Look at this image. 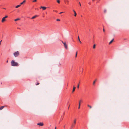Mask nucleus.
I'll use <instances>...</instances> for the list:
<instances>
[{
    "label": "nucleus",
    "instance_id": "obj_22",
    "mask_svg": "<svg viewBox=\"0 0 129 129\" xmlns=\"http://www.w3.org/2000/svg\"><path fill=\"white\" fill-rule=\"evenodd\" d=\"M95 45L94 44L93 46V48L94 49L95 48Z\"/></svg>",
    "mask_w": 129,
    "mask_h": 129
},
{
    "label": "nucleus",
    "instance_id": "obj_1",
    "mask_svg": "<svg viewBox=\"0 0 129 129\" xmlns=\"http://www.w3.org/2000/svg\"><path fill=\"white\" fill-rule=\"evenodd\" d=\"M76 118L74 119L73 122L72 123L71 125V127L73 128L75 126L76 123Z\"/></svg>",
    "mask_w": 129,
    "mask_h": 129
},
{
    "label": "nucleus",
    "instance_id": "obj_8",
    "mask_svg": "<svg viewBox=\"0 0 129 129\" xmlns=\"http://www.w3.org/2000/svg\"><path fill=\"white\" fill-rule=\"evenodd\" d=\"M40 8H42L43 10H45L46 9V7H45L41 6Z\"/></svg>",
    "mask_w": 129,
    "mask_h": 129
},
{
    "label": "nucleus",
    "instance_id": "obj_34",
    "mask_svg": "<svg viewBox=\"0 0 129 129\" xmlns=\"http://www.w3.org/2000/svg\"><path fill=\"white\" fill-rule=\"evenodd\" d=\"M103 31H104H104H105V29H103Z\"/></svg>",
    "mask_w": 129,
    "mask_h": 129
},
{
    "label": "nucleus",
    "instance_id": "obj_17",
    "mask_svg": "<svg viewBox=\"0 0 129 129\" xmlns=\"http://www.w3.org/2000/svg\"><path fill=\"white\" fill-rule=\"evenodd\" d=\"M96 81V79H95L93 82V85H94L95 84V82Z\"/></svg>",
    "mask_w": 129,
    "mask_h": 129
},
{
    "label": "nucleus",
    "instance_id": "obj_35",
    "mask_svg": "<svg viewBox=\"0 0 129 129\" xmlns=\"http://www.w3.org/2000/svg\"><path fill=\"white\" fill-rule=\"evenodd\" d=\"M67 4H68V2H69V1H67Z\"/></svg>",
    "mask_w": 129,
    "mask_h": 129
},
{
    "label": "nucleus",
    "instance_id": "obj_3",
    "mask_svg": "<svg viewBox=\"0 0 129 129\" xmlns=\"http://www.w3.org/2000/svg\"><path fill=\"white\" fill-rule=\"evenodd\" d=\"M13 54L14 56L16 57L18 56L19 55V53L18 51H17L15 52Z\"/></svg>",
    "mask_w": 129,
    "mask_h": 129
},
{
    "label": "nucleus",
    "instance_id": "obj_4",
    "mask_svg": "<svg viewBox=\"0 0 129 129\" xmlns=\"http://www.w3.org/2000/svg\"><path fill=\"white\" fill-rule=\"evenodd\" d=\"M62 43L64 44V46L65 47L66 49H67L68 48L67 45L66 44V42H63L62 41Z\"/></svg>",
    "mask_w": 129,
    "mask_h": 129
},
{
    "label": "nucleus",
    "instance_id": "obj_42",
    "mask_svg": "<svg viewBox=\"0 0 129 129\" xmlns=\"http://www.w3.org/2000/svg\"><path fill=\"white\" fill-rule=\"evenodd\" d=\"M63 127H64V128H65V126H63Z\"/></svg>",
    "mask_w": 129,
    "mask_h": 129
},
{
    "label": "nucleus",
    "instance_id": "obj_31",
    "mask_svg": "<svg viewBox=\"0 0 129 129\" xmlns=\"http://www.w3.org/2000/svg\"><path fill=\"white\" fill-rule=\"evenodd\" d=\"M53 11H55V12H57V11H56V10H54Z\"/></svg>",
    "mask_w": 129,
    "mask_h": 129
},
{
    "label": "nucleus",
    "instance_id": "obj_30",
    "mask_svg": "<svg viewBox=\"0 0 129 129\" xmlns=\"http://www.w3.org/2000/svg\"><path fill=\"white\" fill-rule=\"evenodd\" d=\"M77 51L76 52V55H77Z\"/></svg>",
    "mask_w": 129,
    "mask_h": 129
},
{
    "label": "nucleus",
    "instance_id": "obj_14",
    "mask_svg": "<svg viewBox=\"0 0 129 129\" xmlns=\"http://www.w3.org/2000/svg\"><path fill=\"white\" fill-rule=\"evenodd\" d=\"M114 40L113 39L112 40H111L110 42L109 43V45H110L111 43L113 42V40Z\"/></svg>",
    "mask_w": 129,
    "mask_h": 129
},
{
    "label": "nucleus",
    "instance_id": "obj_13",
    "mask_svg": "<svg viewBox=\"0 0 129 129\" xmlns=\"http://www.w3.org/2000/svg\"><path fill=\"white\" fill-rule=\"evenodd\" d=\"M37 15H35V16H33V17H32L31 18V19H33L35 18L36 17H37Z\"/></svg>",
    "mask_w": 129,
    "mask_h": 129
},
{
    "label": "nucleus",
    "instance_id": "obj_36",
    "mask_svg": "<svg viewBox=\"0 0 129 129\" xmlns=\"http://www.w3.org/2000/svg\"><path fill=\"white\" fill-rule=\"evenodd\" d=\"M64 113L63 114V116H64Z\"/></svg>",
    "mask_w": 129,
    "mask_h": 129
},
{
    "label": "nucleus",
    "instance_id": "obj_44",
    "mask_svg": "<svg viewBox=\"0 0 129 129\" xmlns=\"http://www.w3.org/2000/svg\"><path fill=\"white\" fill-rule=\"evenodd\" d=\"M77 0V1H78V0Z\"/></svg>",
    "mask_w": 129,
    "mask_h": 129
},
{
    "label": "nucleus",
    "instance_id": "obj_41",
    "mask_svg": "<svg viewBox=\"0 0 129 129\" xmlns=\"http://www.w3.org/2000/svg\"><path fill=\"white\" fill-rule=\"evenodd\" d=\"M88 4H90V3H88Z\"/></svg>",
    "mask_w": 129,
    "mask_h": 129
},
{
    "label": "nucleus",
    "instance_id": "obj_43",
    "mask_svg": "<svg viewBox=\"0 0 129 129\" xmlns=\"http://www.w3.org/2000/svg\"><path fill=\"white\" fill-rule=\"evenodd\" d=\"M92 1H94V0H92Z\"/></svg>",
    "mask_w": 129,
    "mask_h": 129
},
{
    "label": "nucleus",
    "instance_id": "obj_20",
    "mask_svg": "<svg viewBox=\"0 0 129 129\" xmlns=\"http://www.w3.org/2000/svg\"><path fill=\"white\" fill-rule=\"evenodd\" d=\"M57 2L58 3L60 4V1L59 0H57Z\"/></svg>",
    "mask_w": 129,
    "mask_h": 129
},
{
    "label": "nucleus",
    "instance_id": "obj_37",
    "mask_svg": "<svg viewBox=\"0 0 129 129\" xmlns=\"http://www.w3.org/2000/svg\"><path fill=\"white\" fill-rule=\"evenodd\" d=\"M56 127H55V129H56Z\"/></svg>",
    "mask_w": 129,
    "mask_h": 129
},
{
    "label": "nucleus",
    "instance_id": "obj_16",
    "mask_svg": "<svg viewBox=\"0 0 129 129\" xmlns=\"http://www.w3.org/2000/svg\"><path fill=\"white\" fill-rule=\"evenodd\" d=\"M25 0H24L22 2H21L20 3V5H22L24 3H25Z\"/></svg>",
    "mask_w": 129,
    "mask_h": 129
},
{
    "label": "nucleus",
    "instance_id": "obj_2",
    "mask_svg": "<svg viewBox=\"0 0 129 129\" xmlns=\"http://www.w3.org/2000/svg\"><path fill=\"white\" fill-rule=\"evenodd\" d=\"M11 65L13 66H16L18 64V63L16 62H15L14 60H12L11 61Z\"/></svg>",
    "mask_w": 129,
    "mask_h": 129
},
{
    "label": "nucleus",
    "instance_id": "obj_19",
    "mask_svg": "<svg viewBox=\"0 0 129 129\" xmlns=\"http://www.w3.org/2000/svg\"><path fill=\"white\" fill-rule=\"evenodd\" d=\"M87 106L89 107L91 109L92 108V107L90 105H87Z\"/></svg>",
    "mask_w": 129,
    "mask_h": 129
},
{
    "label": "nucleus",
    "instance_id": "obj_29",
    "mask_svg": "<svg viewBox=\"0 0 129 129\" xmlns=\"http://www.w3.org/2000/svg\"><path fill=\"white\" fill-rule=\"evenodd\" d=\"M39 83L38 82L37 84H36V85H39Z\"/></svg>",
    "mask_w": 129,
    "mask_h": 129
},
{
    "label": "nucleus",
    "instance_id": "obj_45",
    "mask_svg": "<svg viewBox=\"0 0 129 129\" xmlns=\"http://www.w3.org/2000/svg\"><path fill=\"white\" fill-rule=\"evenodd\" d=\"M99 1H100V0H99Z\"/></svg>",
    "mask_w": 129,
    "mask_h": 129
},
{
    "label": "nucleus",
    "instance_id": "obj_21",
    "mask_svg": "<svg viewBox=\"0 0 129 129\" xmlns=\"http://www.w3.org/2000/svg\"><path fill=\"white\" fill-rule=\"evenodd\" d=\"M79 83L78 84L77 86V88H79Z\"/></svg>",
    "mask_w": 129,
    "mask_h": 129
},
{
    "label": "nucleus",
    "instance_id": "obj_26",
    "mask_svg": "<svg viewBox=\"0 0 129 129\" xmlns=\"http://www.w3.org/2000/svg\"><path fill=\"white\" fill-rule=\"evenodd\" d=\"M81 100H79V104L80 103V104H81Z\"/></svg>",
    "mask_w": 129,
    "mask_h": 129
},
{
    "label": "nucleus",
    "instance_id": "obj_9",
    "mask_svg": "<svg viewBox=\"0 0 129 129\" xmlns=\"http://www.w3.org/2000/svg\"><path fill=\"white\" fill-rule=\"evenodd\" d=\"M73 11L74 12V16L75 17L77 15V14L75 11L74 10H73Z\"/></svg>",
    "mask_w": 129,
    "mask_h": 129
},
{
    "label": "nucleus",
    "instance_id": "obj_11",
    "mask_svg": "<svg viewBox=\"0 0 129 129\" xmlns=\"http://www.w3.org/2000/svg\"><path fill=\"white\" fill-rule=\"evenodd\" d=\"M76 88V87H75L74 86L73 90H72V92H74V91Z\"/></svg>",
    "mask_w": 129,
    "mask_h": 129
},
{
    "label": "nucleus",
    "instance_id": "obj_7",
    "mask_svg": "<svg viewBox=\"0 0 129 129\" xmlns=\"http://www.w3.org/2000/svg\"><path fill=\"white\" fill-rule=\"evenodd\" d=\"M83 68H80V72H81L82 73L83 71Z\"/></svg>",
    "mask_w": 129,
    "mask_h": 129
},
{
    "label": "nucleus",
    "instance_id": "obj_18",
    "mask_svg": "<svg viewBox=\"0 0 129 129\" xmlns=\"http://www.w3.org/2000/svg\"><path fill=\"white\" fill-rule=\"evenodd\" d=\"M20 20V19L19 18H17L16 19H15L14 20L15 21H17V20Z\"/></svg>",
    "mask_w": 129,
    "mask_h": 129
},
{
    "label": "nucleus",
    "instance_id": "obj_28",
    "mask_svg": "<svg viewBox=\"0 0 129 129\" xmlns=\"http://www.w3.org/2000/svg\"><path fill=\"white\" fill-rule=\"evenodd\" d=\"M64 12H60V13H59V14H61L62 13H64Z\"/></svg>",
    "mask_w": 129,
    "mask_h": 129
},
{
    "label": "nucleus",
    "instance_id": "obj_5",
    "mask_svg": "<svg viewBox=\"0 0 129 129\" xmlns=\"http://www.w3.org/2000/svg\"><path fill=\"white\" fill-rule=\"evenodd\" d=\"M8 17V16L7 15H6L5 17H3L2 20V22H4V21H6V20L5 19V18H7Z\"/></svg>",
    "mask_w": 129,
    "mask_h": 129
},
{
    "label": "nucleus",
    "instance_id": "obj_24",
    "mask_svg": "<svg viewBox=\"0 0 129 129\" xmlns=\"http://www.w3.org/2000/svg\"><path fill=\"white\" fill-rule=\"evenodd\" d=\"M80 103L79 104V107H78V109H80Z\"/></svg>",
    "mask_w": 129,
    "mask_h": 129
},
{
    "label": "nucleus",
    "instance_id": "obj_39",
    "mask_svg": "<svg viewBox=\"0 0 129 129\" xmlns=\"http://www.w3.org/2000/svg\"><path fill=\"white\" fill-rule=\"evenodd\" d=\"M8 62V60H7V62H7H7Z\"/></svg>",
    "mask_w": 129,
    "mask_h": 129
},
{
    "label": "nucleus",
    "instance_id": "obj_10",
    "mask_svg": "<svg viewBox=\"0 0 129 129\" xmlns=\"http://www.w3.org/2000/svg\"><path fill=\"white\" fill-rule=\"evenodd\" d=\"M5 106H1L0 107V110H2L4 107Z\"/></svg>",
    "mask_w": 129,
    "mask_h": 129
},
{
    "label": "nucleus",
    "instance_id": "obj_38",
    "mask_svg": "<svg viewBox=\"0 0 129 129\" xmlns=\"http://www.w3.org/2000/svg\"><path fill=\"white\" fill-rule=\"evenodd\" d=\"M77 57V55H75V57Z\"/></svg>",
    "mask_w": 129,
    "mask_h": 129
},
{
    "label": "nucleus",
    "instance_id": "obj_15",
    "mask_svg": "<svg viewBox=\"0 0 129 129\" xmlns=\"http://www.w3.org/2000/svg\"><path fill=\"white\" fill-rule=\"evenodd\" d=\"M78 40L79 41V42L81 44L82 43V42L80 40V38H79V36L78 37Z\"/></svg>",
    "mask_w": 129,
    "mask_h": 129
},
{
    "label": "nucleus",
    "instance_id": "obj_27",
    "mask_svg": "<svg viewBox=\"0 0 129 129\" xmlns=\"http://www.w3.org/2000/svg\"><path fill=\"white\" fill-rule=\"evenodd\" d=\"M56 21H60V20L59 19H57L56 20Z\"/></svg>",
    "mask_w": 129,
    "mask_h": 129
},
{
    "label": "nucleus",
    "instance_id": "obj_33",
    "mask_svg": "<svg viewBox=\"0 0 129 129\" xmlns=\"http://www.w3.org/2000/svg\"><path fill=\"white\" fill-rule=\"evenodd\" d=\"M1 42H2V40H1L0 42V45H1Z\"/></svg>",
    "mask_w": 129,
    "mask_h": 129
},
{
    "label": "nucleus",
    "instance_id": "obj_6",
    "mask_svg": "<svg viewBox=\"0 0 129 129\" xmlns=\"http://www.w3.org/2000/svg\"><path fill=\"white\" fill-rule=\"evenodd\" d=\"M37 125L40 126H42L44 125V124L42 122H40L37 123Z\"/></svg>",
    "mask_w": 129,
    "mask_h": 129
},
{
    "label": "nucleus",
    "instance_id": "obj_32",
    "mask_svg": "<svg viewBox=\"0 0 129 129\" xmlns=\"http://www.w3.org/2000/svg\"><path fill=\"white\" fill-rule=\"evenodd\" d=\"M79 5H80V6H81V4H80V2H79Z\"/></svg>",
    "mask_w": 129,
    "mask_h": 129
},
{
    "label": "nucleus",
    "instance_id": "obj_23",
    "mask_svg": "<svg viewBox=\"0 0 129 129\" xmlns=\"http://www.w3.org/2000/svg\"><path fill=\"white\" fill-rule=\"evenodd\" d=\"M107 10L106 9H105L104 11V12L105 13H106V12Z\"/></svg>",
    "mask_w": 129,
    "mask_h": 129
},
{
    "label": "nucleus",
    "instance_id": "obj_12",
    "mask_svg": "<svg viewBox=\"0 0 129 129\" xmlns=\"http://www.w3.org/2000/svg\"><path fill=\"white\" fill-rule=\"evenodd\" d=\"M20 6H21V5L20 4L16 6L15 7V8H17L19 7H20Z\"/></svg>",
    "mask_w": 129,
    "mask_h": 129
},
{
    "label": "nucleus",
    "instance_id": "obj_40",
    "mask_svg": "<svg viewBox=\"0 0 129 129\" xmlns=\"http://www.w3.org/2000/svg\"><path fill=\"white\" fill-rule=\"evenodd\" d=\"M69 106H69V107L68 108V109H69Z\"/></svg>",
    "mask_w": 129,
    "mask_h": 129
},
{
    "label": "nucleus",
    "instance_id": "obj_25",
    "mask_svg": "<svg viewBox=\"0 0 129 129\" xmlns=\"http://www.w3.org/2000/svg\"><path fill=\"white\" fill-rule=\"evenodd\" d=\"M37 1V0H34L33 1V2H36Z\"/></svg>",
    "mask_w": 129,
    "mask_h": 129
}]
</instances>
